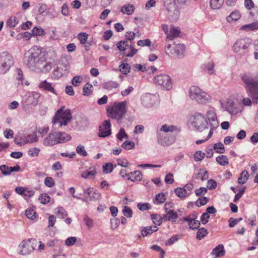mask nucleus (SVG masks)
Segmentation results:
<instances>
[{
    "label": "nucleus",
    "mask_w": 258,
    "mask_h": 258,
    "mask_svg": "<svg viewBox=\"0 0 258 258\" xmlns=\"http://www.w3.org/2000/svg\"><path fill=\"white\" fill-rule=\"evenodd\" d=\"M192 124L200 132L208 128V122L204 115L200 113H196L194 115Z\"/></svg>",
    "instance_id": "obj_12"
},
{
    "label": "nucleus",
    "mask_w": 258,
    "mask_h": 258,
    "mask_svg": "<svg viewBox=\"0 0 258 258\" xmlns=\"http://www.w3.org/2000/svg\"><path fill=\"white\" fill-rule=\"evenodd\" d=\"M213 149L215 150H217L216 152L220 154L224 153L225 151L224 145L222 143L215 144L213 146Z\"/></svg>",
    "instance_id": "obj_41"
},
{
    "label": "nucleus",
    "mask_w": 258,
    "mask_h": 258,
    "mask_svg": "<svg viewBox=\"0 0 258 258\" xmlns=\"http://www.w3.org/2000/svg\"><path fill=\"white\" fill-rule=\"evenodd\" d=\"M176 129V127L174 125H168L167 124L163 125L160 128V133L161 132H164L165 133L167 132H172Z\"/></svg>",
    "instance_id": "obj_39"
},
{
    "label": "nucleus",
    "mask_w": 258,
    "mask_h": 258,
    "mask_svg": "<svg viewBox=\"0 0 258 258\" xmlns=\"http://www.w3.org/2000/svg\"><path fill=\"white\" fill-rule=\"evenodd\" d=\"M120 11L123 14L130 15H132L134 12V7L133 5L131 4L124 5L121 7Z\"/></svg>",
    "instance_id": "obj_27"
},
{
    "label": "nucleus",
    "mask_w": 258,
    "mask_h": 258,
    "mask_svg": "<svg viewBox=\"0 0 258 258\" xmlns=\"http://www.w3.org/2000/svg\"><path fill=\"white\" fill-rule=\"evenodd\" d=\"M19 23L16 17H10L7 22V25L11 28L15 27Z\"/></svg>",
    "instance_id": "obj_33"
},
{
    "label": "nucleus",
    "mask_w": 258,
    "mask_h": 258,
    "mask_svg": "<svg viewBox=\"0 0 258 258\" xmlns=\"http://www.w3.org/2000/svg\"><path fill=\"white\" fill-rule=\"evenodd\" d=\"M96 173V169L94 168H92V169L90 171H83L81 176L82 178L86 179L87 178L91 176H94Z\"/></svg>",
    "instance_id": "obj_35"
},
{
    "label": "nucleus",
    "mask_w": 258,
    "mask_h": 258,
    "mask_svg": "<svg viewBox=\"0 0 258 258\" xmlns=\"http://www.w3.org/2000/svg\"><path fill=\"white\" fill-rule=\"evenodd\" d=\"M224 2V0H211L210 6L213 9H219L223 5Z\"/></svg>",
    "instance_id": "obj_31"
},
{
    "label": "nucleus",
    "mask_w": 258,
    "mask_h": 258,
    "mask_svg": "<svg viewBox=\"0 0 258 258\" xmlns=\"http://www.w3.org/2000/svg\"><path fill=\"white\" fill-rule=\"evenodd\" d=\"M0 63L5 71H8L14 63L13 58L8 53L4 52L0 54Z\"/></svg>",
    "instance_id": "obj_15"
},
{
    "label": "nucleus",
    "mask_w": 258,
    "mask_h": 258,
    "mask_svg": "<svg viewBox=\"0 0 258 258\" xmlns=\"http://www.w3.org/2000/svg\"><path fill=\"white\" fill-rule=\"evenodd\" d=\"M71 111L62 107L58 109L53 118V123L58 124L59 127L66 126L72 119Z\"/></svg>",
    "instance_id": "obj_6"
},
{
    "label": "nucleus",
    "mask_w": 258,
    "mask_h": 258,
    "mask_svg": "<svg viewBox=\"0 0 258 258\" xmlns=\"http://www.w3.org/2000/svg\"><path fill=\"white\" fill-rule=\"evenodd\" d=\"M205 153L201 151L196 152L194 155V158L196 161H200L202 160L205 157Z\"/></svg>",
    "instance_id": "obj_55"
},
{
    "label": "nucleus",
    "mask_w": 258,
    "mask_h": 258,
    "mask_svg": "<svg viewBox=\"0 0 258 258\" xmlns=\"http://www.w3.org/2000/svg\"><path fill=\"white\" fill-rule=\"evenodd\" d=\"M77 238L75 237H70L68 238L65 241V244L68 246L73 245L76 242Z\"/></svg>",
    "instance_id": "obj_64"
},
{
    "label": "nucleus",
    "mask_w": 258,
    "mask_h": 258,
    "mask_svg": "<svg viewBox=\"0 0 258 258\" xmlns=\"http://www.w3.org/2000/svg\"><path fill=\"white\" fill-rule=\"evenodd\" d=\"M36 242L34 239L24 240L19 245V253L21 255H27L31 253L34 250V244Z\"/></svg>",
    "instance_id": "obj_11"
},
{
    "label": "nucleus",
    "mask_w": 258,
    "mask_h": 258,
    "mask_svg": "<svg viewBox=\"0 0 258 258\" xmlns=\"http://www.w3.org/2000/svg\"><path fill=\"white\" fill-rule=\"evenodd\" d=\"M26 216L29 219L33 220L36 217V212L33 209H28L26 211Z\"/></svg>",
    "instance_id": "obj_46"
},
{
    "label": "nucleus",
    "mask_w": 258,
    "mask_h": 258,
    "mask_svg": "<svg viewBox=\"0 0 258 258\" xmlns=\"http://www.w3.org/2000/svg\"><path fill=\"white\" fill-rule=\"evenodd\" d=\"M185 47L182 44H173L166 43L165 50L167 54H171L173 56L177 57H182L184 51Z\"/></svg>",
    "instance_id": "obj_10"
},
{
    "label": "nucleus",
    "mask_w": 258,
    "mask_h": 258,
    "mask_svg": "<svg viewBox=\"0 0 258 258\" xmlns=\"http://www.w3.org/2000/svg\"><path fill=\"white\" fill-rule=\"evenodd\" d=\"M216 161L221 166H226L229 164V160L225 155L219 156L216 158Z\"/></svg>",
    "instance_id": "obj_28"
},
{
    "label": "nucleus",
    "mask_w": 258,
    "mask_h": 258,
    "mask_svg": "<svg viewBox=\"0 0 258 258\" xmlns=\"http://www.w3.org/2000/svg\"><path fill=\"white\" fill-rule=\"evenodd\" d=\"M52 67V63L50 62H46L45 64L44 63L41 66V69L40 70L44 72L49 71Z\"/></svg>",
    "instance_id": "obj_58"
},
{
    "label": "nucleus",
    "mask_w": 258,
    "mask_h": 258,
    "mask_svg": "<svg viewBox=\"0 0 258 258\" xmlns=\"http://www.w3.org/2000/svg\"><path fill=\"white\" fill-rule=\"evenodd\" d=\"M137 207L141 211H145L151 208V206L149 203H139L137 205Z\"/></svg>",
    "instance_id": "obj_60"
},
{
    "label": "nucleus",
    "mask_w": 258,
    "mask_h": 258,
    "mask_svg": "<svg viewBox=\"0 0 258 258\" xmlns=\"http://www.w3.org/2000/svg\"><path fill=\"white\" fill-rule=\"evenodd\" d=\"M50 197L46 194H41L38 200L42 204H46L49 202Z\"/></svg>",
    "instance_id": "obj_37"
},
{
    "label": "nucleus",
    "mask_w": 258,
    "mask_h": 258,
    "mask_svg": "<svg viewBox=\"0 0 258 258\" xmlns=\"http://www.w3.org/2000/svg\"><path fill=\"white\" fill-rule=\"evenodd\" d=\"M45 60L46 58L41 49L37 46H34L27 50L23 58V63L32 70L41 69Z\"/></svg>",
    "instance_id": "obj_1"
},
{
    "label": "nucleus",
    "mask_w": 258,
    "mask_h": 258,
    "mask_svg": "<svg viewBox=\"0 0 258 258\" xmlns=\"http://www.w3.org/2000/svg\"><path fill=\"white\" fill-rule=\"evenodd\" d=\"M240 15L239 13L237 12H232V13H231L230 16H229L227 18V20L228 22H230L231 21H232V20L236 21L238 19H239L240 18Z\"/></svg>",
    "instance_id": "obj_43"
},
{
    "label": "nucleus",
    "mask_w": 258,
    "mask_h": 258,
    "mask_svg": "<svg viewBox=\"0 0 258 258\" xmlns=\"http://www.w3.org/2000/svg\"><path fill=\"white\" fill-rule=\"evenodd\" d=\"M40 97V94L36 92L30 93L27 99V103L32 106H36L39 102Z\"/></svg>",
    "instance_id": "obj_20"
},
{
    "label": "nucleus",
    "mask_w": 258,
    "mask_h": 258,
    "mask_svg": "<svg viewBox=\"0 0 258 258\" xmlns=\"http://www.w3.org/2000/svg\"><path fill=\"white\" fill-rule=\"evenodd\" d=\"M129 44L126 41H120L116 44V47L120 51H123V54L126 57H133L137 52V49L134 48L131 44L130 46V52H126L125 50Z\"/></svg>",
    "instance_id": "obj_14"
},
{
    "label": "nucleus",
    "mask_w": 258,
    "mask_h": 258,
    "mask_svg": "<svg viewBox=\"0 0 258 258\" xmlns=\"http://www.w3.org/2000/svg\"><path fill=\"white\" fill-rule=\"evenodd\" d=\"M157 141L162 146H168L174 142L175 137L173 136H167L165 133L159 132L157 133Z\"/></svg>",
    "instance_id": "obj_17"
},
{
    "label": "nucleus",
    "mask_w": 258,
    "mask_h": 258,
    "mask_svg": "<svg viewBox=\"0 0 258 258\" xmlns=\"http://www.w3.org/2000/svg\"><path fill=\"white\" fill-rule=\"evenodd\" d=\"M207 117L210 122V130L208 134V138H210L213 134V131L219 126V122L217 120V115L214 109H211L207 111Z\"/></svg>",
    "instance_id": "obj_13"
},
{
    "label": "nucleus",
    "mask_w": 258,
    "mask_h": 258,
    "mask_svg": "<svg viewBox=\"0 0 258 258\" xmlns=\"http://www.w3.org/2000/svg\"><path fill=\"white\" fill-rule=\"evenodd\" d=\"M118 86V84L117 83L115 82H109L105 83L103 85V88L108 90H111L113 89L116 88Z\"/></svg>",
    "instance_id": "obj_34"
},
{
    "label": "nucleus",
    "mask_w": 258,
    "mask_h": 258,
    "mask_svg": "<svg viewBox=\"0 0 258 258\" xmlns=\"http://www.w3.org/2000/svg\"><path fill=\"white\" fill-rule=\"evenodd\" d=\"M92 192V191L91 190L90 188H88L87 189H84L83 190V193L85 195V198H83V199H86V201H93V198L92 196L90 195Z\"/></svg>",
    "instance_id": "obj_47"
},
{
    "label": "nucleus",
    "mask_w": 258,
    "mask_h": 258,
    "mask_svg": "<svg viewBox=\"0 0 258 258\" xmlns=\"http://www.w3.org/2000/svg\"><path fill=\"white\" fill-rule=\"evenodd\" d=\"M170 204L166 203L164 206V209L166 214L163 215V219L165 221H171L174 222L178 217L177 213L173 210L170 209L169 208Z\"/></svg>",
    "instance_id": "obj_16"
},
{
    "label": "nucleus",
    "mask_w": 258,
    "mask_h": 258,
    "mask_svg": "<svg viewBox=\"0 0 258 258\" xmlns=\"http://www.w3.org/2000/svg\"><path fill=\"white\" fill-rule=\"evenodd\" d=\"M226 109L231 115H236L238 112V109L235 106L234 103L231 101H228L227 102Z\"/></svg>",
    "instance_id": "obj_24"
},
{
    "label": "nucleus",
    "mask_w": 258,
    "mask_h": 258,
    "mask_svg": "<svg viewBox=\"0 0 258 258\" xmlns=\"http://www.w3.org/2000/svg\"><path fill=\"white\" fill-rule=\"evenodd\" d=\"M122 212L123 215L127 218H131L132 217V210L128 206H125L124 207Z\"/></svg>",
    "instance_id": "obj_52"
},
{
    "label": "nucleus",
    "mask_w": 258,
    "mask_h": 258,
    "mask_svg": "<svg viewBox=\"0 0 258 258\" xmlns=\"http://www.w3.org/2000/svg\"><path fill=\"white\" fill-rule=\"evenodd\" d=\"M135 143L132 141H125L122 145L121 147L125 150H130L134 148Z\"/></svg>",
    "instance_id": "obj_48"
},
{
    "label": "nucleus",
    "mask_w": 258,
    "mask_h": 258,
    "mask_svg": "<svg viewBox=\"0 0 258 258\" xmlns=\"http://www.w3.org/2000/svg\"><path fill=\"white\" fill-rule=\"evenodd\" d=\"M248 172L245 170H243L238 178V183L242 184L245 183L248 180Z\"/></svg>",
    "instance_id": "obj_29"
},
{
    "label": "nucleus",
    "mask_w": 258,
    "mask_h": 258,
    "mask_svg": "<svg viewBox=\"0 0 258 258\" xmlns=\"http://www.w3.org/2000/svg\"><path fill=\"white\" fill-rule=\"evenodd\" d=\"M214 67L215 63L214 62H209L205 65L204 70L209 75H212L215 73Z\"/></svg>",
    "instance_id": "obj_30"
},
{
    "label": "nucleus",
    "mask_w": 258,
    "mask_h": 258,
    "mask_svg": "<svg viewBox=\"0 0 258 258\" xmlns=\"http://www.w3.org/2000/svg\"><path fill=\"white\" fill-rule=\"evenodd\" d=\"M208 232L204 228H199L197 232V238L201 240L208 234Z\"/></svg>",
    "instance_id": "obj_32"
},
{
    "label": "nucleus",
    "mask_w": 258,
    "mask_h": 258,
    "mask_svg": "<svg viewBox=\"0 0 258 258\" xmlns=\"http://www.w3.org/2000/svg\"><path fill=\"white\" fill-rule=\"evenodd\" d=\"M120 71L124 74H127L130 72V67L128 63H122L119 66Z\"/></svg>",
    "instance_id": "obj_53"
},
{
    "label": "nucleus",
    "mask_w": 258,
    "mask_h": 258,
    "mask_svg": "<svg viewBox=\"0 0 258 258\" xmlns=\"http://www.w3.org/2000/svg\"><path fill=\"white\" fill-rule=\"evenodd\" d=\"M118 139L120 141H122L124 137L128 139V136L125 132V130L123 128H121L117 135Z\"/></svg>",
    "instance_id": "obj_59"
},
{
    "label": "nucleus",
    "mask_w": 258,
    "mask_h": 258,
    "mask_svg": "<svg viewBox=\"0 0 258 258\" xmlns=\"http://www.w3.org/2000/svg\"><path fill=\"white\" fill-rule=\"evenodd\" d=\"M207 188L204 187H201L198 189H196L195 192L197 196L202 197L207 192Z\"/></svg>",
    "instance_id": "obj_51"
},
{
    "label": "nucleus",
    "mask_w": 258,
    "mask_h": 258,
    "mask_svg": "<svg viewBox=\"0 0 258 258\" xmlns=\"http://www.w3.org/2000/svg\"><path fill=\"white\" fill-rule=\"evenodd\" d=\"M82 80L81 76H76L73 78L72 83L74 86H79V84L82 82Z\"/></svg>",
    "instance_id": "obj_57"
},
{
    "label": "nucleus",
    "mask_w": 258,
    "mask_h": 258,
    "mask_svg": "<svg viewBox=\"0 0 258 258\" xmlns=\"http://www.w3.org/2000/svg\"><path fill=\"white\" fill-rule=\"evenodd\" d=\"M151 219L153 220V222L156 225H160L163 219L160 215L158 214H152L151 216Z\"/></svg>",
    "instance_id": "obj_36"
},
{
    "label": "nucleus",
    "mask_w": 258,
    "mask_h": 258,
    "mask_svg": "<svg viewBox=\"0 0 258 258\" xmlns=\"http://www.w3.org/2000/svg\"><path fill=\"white\" fill-rule=\"evenodd\" d=\"M39 87L45 91H49L54 94H56V92L52 85V84L47 82L46 80L41 82Z\"/></svg>",
    "instance_id": "obj_23"
},
{
    "label": "nucleus",
    "mask_w": 258,
    "mask_h": 258,
    "mask_svg": "<svg viewBox=\"0 0 258 258\" xmlns=\"http://www.w3.org/2000/svg\"><path fill=\"white\" fill-rule=\"evenodd\" d=\"M113 170V165L111 163H106L103 166V171L105 173H109Z\"/></svg>",
    "instance_id": "obj_54"
},
{
    "label": "nucleus",
    "mask_w": 258,
    "mask_h": 258,
    "mask_svg": "<svg viewBox=\"0 0 258 258\" xmlns=\"http://www.w3.org/2000/svg\"><path fill=\"white\" fill-rule=\"evenodd\" d=\"M68 215L67 212L62 207H58L57 210V215L58 217L63 219Z\"/></svg>",
    "instance_id": "obj_45"
},
{
    "label": "nucleus",
    "mask_w": 258,
    "mask_h": 258,
    "mask_svg": "<svg viewBox=\"0 0 258 258\" xmlns=\"http://www.w3.org/2000/svg\"><path fill=\"white\" fill-rule=\"evenodd\" d=\"M208 201L209 200L207 198L202 197L199 198L196 201V204L198 207H201L206 205L208 203Z\"/></svg>",
    "instance_id": "obj_49"
},
{
    "label": "nucleus",
    "mask_w": 258,
    "mask_h": 258,
    "mask_svg": "<svg viewBox=\"0 0 258 258\" xmlns=\"http://www.w3.org/2000/svg\"><path fill=\"white\" fill-rule=\"evenodd\" d=\"M76 152L77 153L83 157H86L87 156V153L85 149V147L84 146L82 145H79L76 148Z\"/></svg>",
    "instance_id": "obj_38"
},
{
    "label": "nucleus",
    "mask_w": 258,
    "mask_h": 258,
    "mask_svg": "<svg viewBox=\"0 0 258 258\" xmlns=\"http://www.w3.org/2000/svg\"><path fill=\"white\" fill-rule=\"evenodd\" d=\"M92 85L90 84L87 83L83 87V95L85 96L89 95L91 92V89L92 88Z\"/></svg>",
    "instance_id": "obj_50"
},
{
    "label": "nucleus",
    "mask_w": 258,
    "mask_h": 258,
    "mask_svg": "<svg viewBox=\"0 0 258 258\" xmlns=\"http://www.w3.org/2000/svg\"><path fill=\"white\" fill-rule=\"evenodd\" d=\"M88 37V35L85 32H82L78 35V39L81 44H88L87 40Z\"/></svg>",
    "instance_id": "obj_42"
},
{
    "label": "nucleus",
    "mask_w": 258,
    "mask_h": 258,
    "mask_svg": "<svg viewBox=\"0 0 258 258\" xmlns=\"http://www.w3.org/2000/svg\"><path fill=\"white\" fill-rule=\"evenodd\" d=\"M126 102H115L111 107L107 109V116L115 119L118 123L121 122L126 112Z\"/></svg>",
    "instance_id": "obj_3"
},
{
    "label": "nucleus",
    "mask_w": 258,
    "mask_h": 258,
    "mask_svg": "<svg viewBox=\"0 0 258 258\" xmlns=\"http://www.w3.org/2000/svg\"><path fill=\"white\" fill-rule=\"evenodd\" d=\"M164 6L167 11V15L172 21L178 20L180 12L175 2L173 0H166L164 2Z\"/></svg>",
    "instance_id": "obj_9"
},
{
    "label": "nucleus",
    "mask_w": 258,
    "mask_h": 258,
    "mask_svg": "<svg viewBox=\"0 0 258 258\" xmlns=\"http://www.w3.org/2000/svg\"><path fill=\"white\" fill-rule=\"evenodd\" d=\"M251 44L248 38H242L237 40L232 46L234 52L240 55H244L248 52V48Z\"/></svg>",
    "instance_id": "obj_8"
},
{
    "label": "nucleus",
    "mask_w": 258,
    "mask_h": 258,
    "mask_svg": "<svg viewBox=\"0 0 258 258\" xmlns=\"http://www.w3.org/2000/svg\"><path fill=\"white\" fill-rule=\"evenodd\" d=\"M240 78L244 84L247 92L252 99L258 100V76L250 72L243 73Z\"/></svg>",
    "instance_id": "obj_2"
},
{
    "label": "nucleus",
    "mask_w": 258,
    "mask_h": 258,
    "mask_svg": "<svg viewBox=\"0 0 258 258\" xmlns=\"http://www.w3.org/2000/svg\"><path fill=\"white\" fill-rule=\"evenodd\" d=\"M189 98L200 104H204L211 99L210 95L197 86H191L188 92Z\"/></svg>",
    "instance_id": "obj_5"
},
{
    "label": "nucleus",
    "mask_w": 258,
    "mask_h": 258,
    "mask_svg": "<svg viewBox=\"0 0 258 258\" xmlns=\"http://www.w3.org/2000/svg\"><path fill=\"white\" fill-rule=\"evenodd\" d=\"M242 220V218H239L238 219H234L233 218H231L229 220V226L230 227H234L239 222Z\"/></svg>",
    "instance_id": "obj_63"
},
{
    "label": "nucleus",
    "mask_w": 258,
    "mask_h": 258,
    "mask_svg": "<svg viewBox=\"0 0 258 258\" xmlns=\"http://www.w3.org/2000/svg\"><path fill=\"white\" fill-rule=\"evenodd\" d=\"M40 151V149L38 148H33L30 149L28 151V154L32 157H36L38 155Z\"/></svg>",
    "instance_id": "obj_44"
},
{
    "label": "nucleus",
    "mask_w": 258,
    "mask_h": 258,
    "mask_svg": "<svg viewBox=\"0 0 258 258\" xmlns=\"http://www.w3.org/2000/svg\"><path fill=\"white\" fill-rule=\"evenodd\" d=\"M176 196L181 199H185L189 196L191 192H187L184 188L177 187L174 189Z\"/></svg>",
    "instance_id": "obj_25"
},
{
    "label": "nucleus",
    "mask_w": 258,
    "mask_h": 258,
    "mask_svg": "<svg viewBox=\"0 0 258 258\" xmlns=\"http://www.w3.org/2000/svg\"><path fill=\"white\" fill-rule=\"evenodd\" d=\"M155 200L158 203H163L165 201V196L162 192L159 193L156 196Z\"/></svg>",
    "instance_id": "obj_62"
},
{
    "label": "nucleus",
    "mask_w": 258,
    "mask_h": 258,
    "mask_svg": "<svg viewBox=\"0 0 258 258\" xmlns=\"http://www.w3.org/2000/svg\"><path fill=\"white\" fill-rule=\"evenodd\" d=\"M180 31L178 27H172L167 33V39L169 40H172L174 38L178 37Z\"/></svg>",
    "instance_id": "obj_22"
},
{
    "label": "nucleus",
    "mask_w": 258,
    "mask_h": 258,
    "mask_svg": "<svg viewBox=\"0 0 258 258\" xmlns=\"http://www.w3.org/2000/svg\"><path fill=\"white\" fill-rule=\"evenodd\" d=\"M111 134V124L110 120L104 121L103 124L100 126L98 136L100 137H106Z\"/></svg>",
    "instance_id": "obj_18"
},
{
    "label": "nucleus",
    "mask_w": 258,
    "mask_h": 258,
    "mask_svg": "<svg viewBox=\"0 0 258 258\" xmlns=\"http://www.w3.org/2000/svg\"><path fill=\"white\" fill-rule=\"evenodd\" d=\"M153 83L161 89L170 90L172 88V81L170 77L165 74L156 76L153 78Z\"/></svg>",
    "instance_id": "obj_7"
},
{
    "label": "nucleus",
    "mask_w": 258,
    "mask_h": 258,
    "mask_svg": "<svg viewBox=\"0 0 258 258\" xmlns=\"http://www.w3.org/2000/svg\"><path fill=\"white\" fill-rule=\"evenodd\" d=\"M158 230L156 226H147L144 227L142 231V235L143 237L147 236L152 234L154 232H156Z\"/></svg>",
    "instance_id": "obj_26"
},
{
    "label": "nucleus",
    "mask_w": 258,
    "mask_h": 258,
    "mask_svg": "<svg viewBox=\"0 0 258 258\" xmlns=\"http://www.w3.org/2000/svg\"><path fill=\"white\" fill-rule=\"evenodd\" d=\"M200 224L201 223L199 221L194 218V220L191 222V223L189 224V228L192 230L197 229L200 227Z\"/></svg>",
    "instance_id": "obj_61"
},
{
    "label": "nucleus",
    "mask_w": 258,
    "mask_h": 258,
    "mask_svg": "<svg viewBox=\"0 0 258 258\" xmlns=\"http://www.w3.org/2000/svg\"><path fill=\"white\" fill-rule=\"evenodd\" d=\"M32 35L34 36L38 35H44L45 34V31L41 27H35L32 30Z\"/></svg>",
    "instance_id": "obj_40"
},
{
    "label": "nucleus",
    "mask_w": 258,
    "mask_h": 258,
    "mask_svg": "<svg viewBox=\"0 0 258 258\" xmlns=\"http://www.w3.org/2000/svg\"><path fill=\"white\" fill-rule=\"evenodd\" d=\"M225 253L224 246L220 244L214 248L212 251V254L215 256V258H218L223 256Z\"/></svg>",
    "instance_id": "obj_21"
},
{
    "label": "nucleus",
    "mask_w": 258,
    "mask_h": 258,
    "mask_svg": "<svg viewBox=\"0 0 258 258\" xmlns=\"http://www.w3.org/2000/svg\"><path fill=\"white\" fill-rule=\"evenodd\" d=\"M155 96L151 94H145L142 97V103L146 107H151L155 103Z\"/></svg>",
    "instance_id": "obj_19"
},
{
    "label": "nucleus",
    "mask_w": 258,
    "mask_h": 258,
    "mask_svg": "<svg viewBox=\"0 0 258 258\" xmlns=\"http://www.w3.org/2000/svg\"><path fill=\"white\" fill-rule=\"evenodd\" d=\"M45 185L49 187L53 186L55 184L53 179L51 177H47L44 180Z\"/></svg>",
    "instance_id": "obj_56"
},
{
    "label": "nucleus",
    "mask_w": 258,
    "mask_h": 258,
    "mask_svg": "<svg viewBox=\"0 0 258 258\" xmlns=\"http://www.w3.org/2000/svg\"><path fill=\"white\" fill-rule=\"evenodd\" d=\"M71 139V136L65 132L51 131L44 138L43 144L45 146H51L67 142Z\"/></svg>",
    "instance_id": "obj_4"
}]
</instances>
